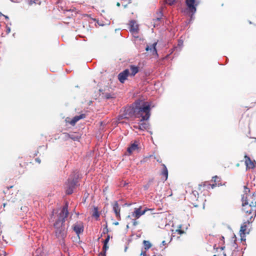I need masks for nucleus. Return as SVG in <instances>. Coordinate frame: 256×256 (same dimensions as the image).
Returning a JSON list of instances; mask_svg holds the SVG:
<instances>
[{
	"instance_id": "f257e3e1",
	"label": "nucleus",
	"mask_w": 256,
	"mask_h": 256,
	"mask_svg": "<svg viewBox=\"0 0 256 256\" xmlns=\"http://www.w3.org/2000/svg\"><path fill=\"white\" fill-rule=\"evenodd\" d=\"M68 214V203L66 202L60 212L58 214L54 224V227L56 228V236L58 238L63 240L66 236V230L64 226V222Z\"/></svg>"
},
{
	"instance_id": "f03ea898",
	"label": "nucleus",
	"mask_w": 256,
	"mask_h": 256,
	"mask_svg": "<svg viewBox=\"0 0 256 256\" xmlns=\"http://www.w3.org/2000/svg\"><path fill=\"white\" fill-rule=\"evenodd\" d=\"M150 106L148 102L140 100L136 101V118H142L140 122L149 119L150 116Z\"/></svg>"
},
{
	"instance_id": "7ed1b4c3",
	"label": "nucleus",
	"mask_w": 256,
	"mask_h": 256,
	"mask_svg": "<svg viewBox=\"0 0 256 256\" xmlns=\"http://www.w3.org/2000/svg\"><path fill=\"white\" fill-rule=\"evenodd\" d=\"M251 199L254 198V200H250V199H248L246 196H242V210L246 213L252 214L254 212L252 216L250 218V220L256 215V192H254L252 196L250 198Z\"/></svg>"
},
{
	"instance_id": "20e7f679",
	"label": "nucleus",
	"mask_w": 256,
	"mask_h": 256,
	"mask_svg": "<svg viewBox=\"0 0 256 256\" xmlns=\"http://www.w3.org/2000/svg\"><path fill=\"white\" fill-rule=\"evenodd\" d=\"M78 178L79 175L77 172H74L70 176L64 184L66 193L67 194L69 195L73 193L74 190L78 183Z\"/></svg>"
},
{
	"instance_id": "39448f33",
	"label": "nucleus",
	"mask_w": 256,
	"mask_h": 256,
	"mask_svg": "<svg viewBox=\"0 0 256 256\" xmlns=\"http://www.w3.org/2000/svg\"><path fill=\"white\" fill-rule=\"evenodd\" d=\"M186 4L187 6L186 11L190 16V20L194 18V15L196 11V6L198 2L196 0H186Z\"/></svg>"
},
{
	"instance_id": "423d86ee",
	"label": "nucleus",
	"mask_w": 256,
	"mask_h": 256,
	"mask_svg": "<svg viewBox=\"0 0 256 256\" xmlns=\"http://www.w3.org/2000/svg\"><path fill=\"white\" fill-rule=\"evenodd\" d=\"M124 118L134 116L136 118V102L130 106L126 108Z\"/></svg>"
},
{
	"instance_id": "0eeeda50",
	"label": "nucleus",
	"mask_w": 256,
	"mask_h": 256,
	"mask_svg": "<svg viewBox=\"0 0 256 256\" xmlns=\"http://www.w3.org/2000/svg\"><path fill=\"white\" fill-rule=\"evenodd\" d=\"M129 75L130 70L128 69H125L118 74V80L121 83L124 84Z\"/></svg>"
},
{
	"instance_id": "6e6552de",
	"label": "nucleus",
	"mask_w": 256,
	"mask_h": 256,
	"mask_svg": "<svg viewBox=\"0 0 256 256\" xmlns=\"http://www.w3.org/2000/svg\"><path fill=\"white\" fill-rule=\"evenodd\" d=\"M73 230L78 236L84 231L83 223L81 222H76L73 225Z\"/></svg>"
},
{
	"instance_id": "1a4fd4ad",
	"label": "nucleus",
	"mask_w": 256,
	"mask_h": 256,
	"mask_svg": "<svg viewBox=\"0 0 256 256\" xmlns=\"http://www.w3.org/2000/svg\"><path fill=\"white\" fill-rule=\"evenodd\" d=\"M148 210H150V209L146 208L144 210H142L140 208H135L132 214V216L136 218H138L144 214Z\"/></svg>"
},
{
	"instance_id": "9d476101",
	"label": "nucleus",
	"mask_w": 256,
	"mask_h": 256,
	"mask_svg": "<svg viewBox=\"0 0 256 256\" xmlns=\"http://www.w3.org/2000/svg\"><path fill=\"white\" fill-rule=\"evenodd\" d=\"M112 209L114 212L116 218L118 220H120V207L118 202H115L114 204L112 205Z\"/></svg>"
},
{
	"instance_id": "9b49d317",
	"label": "nucleus",
	"mask_w": 256,
	"mask_h": 256,
	"mask_svg": "<svg viewBox=\"0 0 256 256\" xmlns=\"http://www.w3.org/2000/svg\"><path fill=\"white\" fill-rule=\"evenodd\" d=\"M157 44V42H155L153 44H152L150 46L148 45L146 46V51H150L151 52L153 56L156 55L158 56L157 50L156 48V46Z\"/></svg>"
},
{
	"instance_id": "f8f14e48",
	"label": "nucleus",
	"mask_w": 256,
	"mask_h": 256,
	"mask_svg": "<svg viewBox=\"0 0 256 256\" xmlns=\"http://www.w3.org/2000/svg\"><path fill=\"white\" fill-rule=\"evenodd\" d=\"M245 164L247 168H253L255 166V161L251 160L250 158L246 154L244 156Z\"/></svg>"
},
{
	"instance_id": "ddd939ff",
	"label": "nucleus",
	"mask_w": 256,
	"mask_h": 256,
	"mask_svg": "<svg viewBox=\"0 0 256 256\" xmlns=\"http://www.w3.org/2000/svg\"><path fill=\"white\" fill-rule=\"evenodd\" d=\"M140 150V147L138 144H136V142L132 144L127 148V152L130 154H132L134 151L138 152Z\"/></svg>"
},
{
	"instance_id": "4468645a",
	"label": "nucleus",
	"mask_w": 256,
	"mask_h": 256,
	"mask_svg": "<svg viewBox=\"0 0 256 256\" xmlns=\"http://www.w3.org/2000/svg\"><path fill=\"white\" fill-rule=\"evenodd\" d=\"M130 69L131 72L130 76H134L139 72V67L134 65H130Z\"/></svg>"
},
{
	"instance_id": "2eb2a0df",
	"label": "nucleus",
	"mask_w": 256,
	"mask_h": 256,
	"mask_svg": "<svg viewBox=\"0 0 256 256\" xmlns=\"http://www.w3.org/2000/svg\"><path fill=\"white\" fill-rule=\"evenodd\" d=\"M85 117L86 115L84 114H81L79 116H76L73 118L70 123L72 126H74L77 122H78L80 119L84 118Z\"/></svg>"
},
{
	"instance_id": "dca6fc26",
	"label": "nucleus",
	"mask_w": 256,
	"mask_h": 256,
	"mask_svg": "<svg viewBox=\"0 0 256 256\" xmlns=\"http://www.w3.org/2000/svg\"><path fill=\"white\" fill-rule=\"evenodd\" d=\"M138 130H147L149 128L150 124L148 122H140V123L138 124Z\"/></svg>"
},
{
	"instance_id": "f3484780",
	"label": "nucleus",
	"mask_w": 256,
	"mask_h": 256,
	"mask_svg": "<svg viewBox=\"0 0 256 256\" xmlns=\"http://www.w3.org/2000/svg\"><path fill=\"white\" fill-rule=\"evenodd\" d=\"M130 31L132 32H137L138 30V27L136 24V22L134 20H130Z\"/></svg>"
},
{
	"instance_id": "a211bd4d",
	"label": "nucleus",
	"mask_w": 256,
	"mask_h": 256,
	"mask_svg": "<svg viewBox=\"0 0 256 256\" xmlns=\"http://www.w3.org/2000/svg\"><path fill=\"white\" fill-rule=\"evenodd\" d=\"M250 220H248L246 222H244L242 224L241 226H240V233H244V234H246V228H247V225L246 224H250Z\"/></svg>"
},
{
	"instance_id": "6ab92c4d",
	"label": "nucleus",
	"mask_w": 256,
	"mask_h": 256,
	"mask_svg": "<svg viewBox=\"0 0 256 256\" xmlns=\"http://www.w3.org/2000/svg\"><path fill=\"white\" fill-rule=\"evenodd\" d=\"M162 166L163 168L161 174L165 177V180H166L168 177V170L164 164H162Z\"/></svg>"
},
{
	"instance_id": "aec40b11",
	"label": "nucleus",
	"mask_w": 256,
	"mask_h": 256,
	"mask_svg": "<svg viewBox=\"0 0 256 256\" xmlns=\"http://www.w3.org/2000/svg\"><path fill=\"white\" fill-rule=\"evenodd\" d=\"M68 135L70 139L74 140V141H78L80 138V136L78 134H76L74 133L68 134Z\"/></svg>"
},
{
	"instance_id": "412c9836",
	"label": "nucleus",
	"mask_w": 256,
	"mask_h": 256,
	"mask_svg": "<svg viewBox=\"0 0 256 256\" xmlns=\"http://www.w3.org/2000/svg\"><path fill=\"white\" fill-rule=\"evenodd\" d=\"M108 248V244H104L102 248V252H100V256H106V252Z\"/></svg>"
},
{
	"instance_id": "4be33fe9",
	"label": "nucleus",
	"mask_w": 256,
	"mask_h": 256,
	"mask_svg": "<svg viewBox=\"0 0 256 256\" xmlns=\"http://www.w3.org/2000/svg\"><path fill=\"white\" fill-rule=\"evenodd\" d=\"M92 216L98 219L100 217V213L98 208L94 207L92 214Z\"/></svg>"
},
{
	"instance_id": "5701e85b",
	"label": "nucleus",
	"mask_w": 256,
	"mask_h": 256,
	"mask_svg": "<svg viewBox=\"0 0 256 256\" xmlns=\"http://www.w3.org/2000/svg\"><path fill=\"white\" fill-rule=\"evenodd\" d=\"M143 244L146 250H148L152 246L150 242L148 240H144Z\"/></svg>"
},
{
	"instance_id": "b1692460",
	"label": "nucleus",
	"mask_w": 256,
	"mask_h": 256,
	"mask_svg": "<svg viewBox=\"0 0 256 256\" xmlns=\"http://www.w3.org/2000/svg\"><path fill=\"white\" fill-rule=\"evenodd\" d=\"M204 186L206 187V188L208 189H210V188H214V187H216V184H207L206 182H205L204 184Z\"/></svg>"
},
{
	"instance_id": "393cba45",
	"label": "nucleus",
	"mask_w": 256,
	"mask_h": 256,
	"mask_svg": "<svg viewBox=\"0 0 256 256\" xmlns=\"http://www.w3.org/2000/svg\"><path fill=\"white\" fill-rule=\"evenodd\" d=\"M250 192V190L246 186H244V194L242 196H248V194Z\"/></svg>"
},
{
	"instance_id": "a878e982",
	"label": "nucleus",
	"mask_w": 256,
	"mask_h": 256,
	"mask_svg": "<svg viewBox=\"0 0 256 256\" xmlns=\"http://www.w3.org/2000/svg\"><path fill=\"white\" fill-rule=\"evenodd\" d=\"M176 0H165L166 2L170 6L174 4Z\"/></svg>"
},
{
	"instance_id": "bb28decb",
	"label": "nucleus",
	"mask_w": 256,
	"mask_h": 256,
	"mask_svg": "<svg viewBox=\"0 0 256 256\" xmlns=\"http://www.w3.org/2000/svg\"><path fill=\"white\" fill-rule=\"evenodd\" d=\"M246 234L244 233H240V240L242 241H245L246 240Z\"/></svg>"
},
{
	"instance_id": "cd10ccee",
	"label": "nucleus",
	"mask_w": 256,
	"mask_h": 256,
	"mask_svg": "<svg viewBox=\"0 0 256 256\" xmlns=\"http://www.w3.org/2000/svg\"><path fill=\"white\" fill-rule=\"evenodd\" d=\"M108 232V228L107 224H106L105 226L103 228L102 233L104 234H107Z\"/></svg>"
},
{
	"instance_id": "c85d7f7f",
	"label": "nucleus",
	"mask_w": 256,
	"mask_h": 256,
	"mask_svg": "<svg viewBox=\"0 0 256 256\" xmlns=\"http://www.w3.org/2000/svg\"><path fill=\"white\" fill-rule=\"evenodd\" d=\"M181 228H182V226L180 225L178 226L179 229L176 230V231L178 232V234H182L184 233V231L180 230Z\"/></svg>"
},
{
	"instance_id": "c756f323",
	"label": "nucleus",
	"mask_w": 256,
	"mask_h": 256,
	"mask_svg": "<svg viewBox=\"0 0 256 256\" xmlns=\"http://www.w3.org/2000/svg\"><path fill=\"white\" fill-rule=\"evenodd\" d=\"M183 43H184V42L182 40H178V46L179 47H180V49H181V48L182 47V46H183Z\"/></svg>"
},
{
	"instance_id": "7c9ffc66",
	"label": "nucleus",
	"mask_w": 256,
	"mask_h": 256,
	"mask_svg": "<svg viewBox=\"0 0 256 256\" xmlns=\"http://www.w3.org/2000/svg\"><path fill=\"white\" fill-rule=\"evenodd\" d=\"M110 236L109 235L107 236L106 238L104 240V244H108L109 240H110Z\"/></svg>"
},
{
	"instance_id": "2f4dec72",
	"label": "nucleus",
	"mask_w": 256,
	"mask_h": 256,
	"mask_svg": "<svg viewBox=\"0 0 256 256\" xmlns=\"http://www.w3.org/2000/svg\"><path fill=\"white\" fill-rule=\"evenodd\" d=\"M105 98H106V99H110L112 98L111 96V94L109 93H106L105 94Z\"/></svg>"
},
{
	"instance_id": "473e14b6",
	"label": "nucleus",
	"mask_w": 256,
	"mask_h": 256,
	"mask_svg": "<svg viewBox=\"0 0 256 256\" xmlns=\"http://www.w3.org/2000/svg\"><path fill=\"white\" fill-rule=\"evenodd\" d=\"M132 224L134 226L138 224V222L136 220H132Z\"/></svg>"
},
{
	"instance_id": "72a5a7b5",
	"label": "nucleus",
	"mask_w": 256,
	"mask_h": 256,
	"mask_svg": "<svg viewBox=\"0 0 256 256\" xmlns=\"http://www.w3.org/2000/svg\"><path fill=\"white\" fill-rule=\"evenodd\" d=\"M216 245L215 244V245L214 246V249H215V248H216V249L220 248L221 250H224V247H223V246H222V247H220V248H216Z\"/></svg>"
},
{
	"instance_id": "f704fd0d",
	"label": "nucleus",
	"mask_w": 256,
	"mask_h": 256,
	"mask_svg": "<svg viewBox=\"0 0 256 256\" xmlns=\"http://www.w3.org/2000/svg\"><path fill=\"white\" fill-rule=\"evenodd\" d=\"M10 0L12 1V2H20L22 0Z\"/></svg>"
},
{
	"instance_id": "c9c22d12",
	"label": "nucleus",
	"mask_w": 256,
	"mask_h": 256,
	"mask_svg": "<svg viewBox=\"0 0 256 256\" xmlns=\"http://www.w3.org/2000/svg\"><path fill=\"white\" fill-rule=\"evenodd\" d=\"M6 32L7 34L10 33V27H7L6 28Z\"/></svg>"
},
{
	"instance_id": "e433bc0d",
	"label": "nucleus",
	"mask_w": 256,
	"mask_h": 256,
	"mask_svg": "<svg viewBox=\"0 0 256 256\" xmlns=\"http://www.w3.org/2000/svg\"><path fill=\"white\" fill-rule=\"evenodd\" d=\"M36 161L38 164H40V160L39 158H36Z\"/></svg>"
},
{
	"instance_id": "4c0bfd02",
	"label": "nucleus",
	"mask_w": 256,
	"mask_h": 256,
	"mask_svg": "<svg viewBox=\"0 0 256 256\" xmlns=\"http://www.w3.org/2000/svg\"><path fill=\"white\" fill-rule=\"evenodd\" d=\"M166 244V242L165 240H163L161 244V245L165 246Z\"/></svg>"
},
{
	"instance_id": "58836bf2",
	"label": "nucleus",
	"mask_w": 256,
	"mask_h": 256,
	"mask_svg": "<svg viewBox=\"0 0 256 256\" xmlns=\"http://www.w3.org/2000/svg\"><path fill=\"white\" fill-rule=\"evenodd\" d=\"M2 16H4L5 18L6 19V20H8L9 19L8 17L7 16H5V15L2 14Z\"/></svg>"
},
{
	"instance_id": "ea45409f",
	"label": "nucleus",
	"mask_w": 256,
	"mask_h": 256,
	"mask_svg": "<svg viewBox=\"0 0 256 256\" xmlns=\"http://www.w3.org/2000/svg\"><path fill=\"white\" fill-rule=\"evenodd\" d=\"M134 128H136V129H138V124H136V125H134Z\"/></svg>"
},
{
	"instance_id": "a19ab883",
	"label": "nucleus",
	"mask_w": 256,
	"mask_h": 256,
	"mask_svg": "<svg viewBox=\"0 0 256 256\" xmlns=\"http://www.w3.org/2000/svg\"><path fill=\"white\" fill-rule=\"evenodd\" d=\"M140 255H143V256H145L146 255V252H142L140 254Z\"/></svg>"
},
{
	"instance_id": "79ce46f5",
	"label": "nucleus",
	"mask_w": 256,
	"mask_h": 256,
	"mask_svg": "<svg viewBox=\"0 0 256 256\" xmlns=\"http://www.w3.org/2000/svg\"><path fill=\"white\" fill-rule=\"evenodd\" d=\"M216 178H218V177L216 176L212 177L213 179L214 178V182H216Z\"/></svg>"
},
{
	"instance_id": "37998d69",
	"label": "nucleus",
	"mask_w": 256,
	"mask_h": 256,
	"mask_svg": "<svg viewBox=\"0 0 256 256\" xmlns=\"http://www.w3.org/2000/svg\"><path fill=\"white\" fill-rule=\"evenodd\" d=\"M161 18H157L156 19V21H160V20Z\"/></svg>"
},
{
	"instance_id": "c03bdc74",
	"label": "nucleus",
	"mask_w": 256,
	"mask_h": 256,
	"mask_svg": "<svg viewBox=\"0 0 256 256\" xmlns=\"http://www.w3.org/2000/svg\"><path fill=\"white\" fill-rule=\"evenodd\" d=\"M251 196H248V199H250V200H254V198L251 199V198H250Z\"/></svg>"
},
{
	"instance_id": "a18cd8bd",
	"label": "nucleus",
	"mask_w": 256,
	"mask_h": 256,
	"mask_svg": "<svg viewBox=\"0 0 256 256\" xmlns=\"http://www.w3.org/2000/svg\"><path fill=\"white\" fill-rule=\"evenodd\" d=\"M114 225H118V222H115L114 223Z\"/></svg>"
},
{
	"instance_id": "49530a36",
	"label": "nucleus",
	"mask_w": 256,
	"mask_h": 256,
	"mask_svg": "<svg viewBox=\"0 0 256 256\" xmlns=\"http://www.w3.org/2000/svg\"><path fill=\"white\" fill-rule=\"evenodd\" d=\"M127 249H128V247L127 246H126L125 248H124V252H126V250H127Z\"/></svg>"
},
{
	"instance_id": "de8ad7c7",
	"label": "nucleus",
	"mask_w": 256,
	"mask_h": 256,
	"mask_svg": "<svg viewBox=\"0 0 256 256\" xmlns=\"http://www.w3.org/2000/svg\"><path fill=\"white\" fill-rule=\"evenodd\" d=\"M116 6H120V2H117V4H116Z\"/></svg>"
},
{
	"instance_id": "09e8293b",
	"label": "nucleus",
	"mask_w": 256,
	"mask_h": 256,
	"mask_svg": "<svg viewBox=\"0 0 256 256\" xmlns=\"http://www.w3.org/2000/svg\"><path fill=\"white\" fill-rule=\"evenodd\" d=\"M2 254L4 256H6V252H2Z\"/></svg>"
},
{
	"instance_id": "8fccbe9b",
	"label": "nucleus",
	"mask_w": 256,
	"mask_h": 256,
	"mask_svg": "<svg viewBox=\"0 0 256 256\" xmlns=\"http://www.w3.org/2000/svg\"><path fill=\"white\" fill-rule=\"evenodd\" d=\"M123 6H124V8H126V6H127V4H123Z\"/></svg>"
},
{
	"instance_id": "3c124183",
	"label": "nucleus",
	"mask_w": 256,
	"mask_h": 256,
	"mask_svg": "<svg viewBox=\"0 0 256 256\" xmlns=\"http://www.w3.org/2000/svg\"><path fill=\"white\" fill-rule=\"evenodd\" d=\"M6 203H4V204H3V206H4V207H5V206H6Z\"/></svg>"
},
{
	"instance_id": "603ef678",
	"label": "nucleus",
	"mask_w": 256,
	"mask_h": 256,
	"mask_svg": "<svg viewBox=\"0 0 256 256\" xmlns=\"http://www.w3.org/2000/svg\"><path fill=\"white\" fill-rule=\"evenodd\" d=\"M160 16H162V12H160Z\"/></svg>"
},
{
	"instance_id": "864d4df0",
	"label": "nucleus",
	"mask_w": 256,
	"mask_h": 256,
	"mask_svg": "<svg viewBox=\"0 0 256 256\" xmlns=\"http://www.w3.org/2000/svg\"><path fill=\"white\" fill-rule=\"evenodd\" d=\"M2 14L0 12V16H2Z\"/></svg>"
},
{
	"instance_id": "5fc2aeb1",
	"label": "nucleus",
	"mask_w": 256,
	"mask_h": 256,
	"mask_svg": "<svg viewBox=\"0 0 256 256\" xmlns=\"http://www.w3.org/2000/svg\"><path fill=\"white\" fill-rule=\"evenodd\" d=\"M33 2L36 3V4L37 3V2L36 1H34Z\"/></svg>"
},
{
	"instance_id": "6e6d98bb",
	"label": "nucleus",
	"mask_w": 256,
	"mask_h": 256,
	"mask_svg": "<svg viewBox=\"0 0 256 256\" xmlns=\"http://www.w3.org/2000/svg\"><path fill=\"white\" fill-rule=\"evenodd\" d=\"M0 256H3V255L2 254H0Z\"/></svg>"
},
{
	"instance_id": "4d7b16f0",
	"label": "nucleus",
	"mask_w": 256,
	"mask_h": 256,
	"mask_svg": "<svg viewBox=\"0 0 256 256\" xmlns=\"http://www.w3.org/2000/svg\"><path fill=\"white\" fill-rule=\"evenodd\" d=\"M224 256H226V254H224Z\"/></svg>"
},
{
	"instance_id": "13d9d810",
	"label": "nucleus",
	"mask_w": 256,
	"mask_h": 256,
	"mask_svg": "<svg viewBox=\"0 0 256 256\" xmlns=\"http://www.w3.org/2000/svg\"><path fill=\"white\" fill-rule=\"evenodd\" d=\"M126 228H128V225H127V226H126Z\"/></svg>"
},
{
	"instance_id": "bf43d9fd",
	"label": "nucleus",
	"mask_w": 256,
	"mask_h": 256,
	"mask_svg": "<svg viewBox=\"0 0 256 256\" xmlns=\"http://www.w3.org/2000/svg\"><path fill=\"white\" fill-rule=\"evenodd\" d=\"M150 134H152V132H150Z\"/></svg>"
},
{
	"instance_id": "052dcab7",
	"label": "nucleus",
	"mask_w": 256,
	"mask_h": 256,
	"mask_svg": "<svg viewBox=\"0 0 256 256\" xmlns=\"http://www.w3.org/2000/svg\"><path fill=\"white\" fill-rule=\"evenodd\" d=\"M158 162H161V161H160V160H158Z\"/></svg>"
},
{
	"instance_id": "680f3d73",
	"label": "nucleus",
	"mask_w": 256,
	"mask_h": 256,
	"mask_svg": "<svg viewBox=\"0 0 256 256\" xmlns=\"http://www.w3.org/2000/svg\"><path fill=\"white\" fill-rule=\"evenodd\" d=\"M213 256H216V255L214 254V255Z\"/></svg>"
},
{
	"instance_id": "e2e57ef3",
	"label": "nucleus",
	"mask_w": 256,
	"mask_h": 256,
	"mask_svg": "<svg viewBox=\"0 0 256 256\" xmlns=\"http://www.w3.org/2000/svg\"><path fill=\"white\" fill-rule=\"evenodd\" d=\"M37 256V255H36V256Z\"/></svg>"
},
{
	"instance_id": "0e129e2a",
	"label": "nucleus",
	"mask_w": 256,
	"mask_h": 256,
	"mask_svg": "<svg viewBox=\"0 0 256 256\" xmlns=\"http://www.w3.org/2000/svg\"><path fill=\"white\" fill-rule=\"evenodd\" d=\"M154 256H156V255H154Z\"/></svg>"
}]
</instances>
